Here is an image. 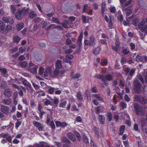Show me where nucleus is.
<instances>
[{"mask_svg": "<svg viewBox=\"0 0 147 147\" xmlns=\"http://www.w3.org/2000/svg\"><path fill=\"white\" fill-rule=\"evenodd\" d=\"M0 32L3 34H6L5 24L2 21H0Z\"/></svg>", "mask_w": 147, "mask_h": 147, "instance_id": "obj_6", "label": "nucleus"}, {"mask_svg": "<svg viewBox=\"0 0 147 147\" xmlns=\"http://www.w3.org/2000/svg\"><path fill=\"white\" fill-rule=\"evenodd\" d=\"M44 71V68L42 67H40L39 69V74L40 75H42Z\"/></svg>", "mask_w": 147, "mask_h": 147, "instance_id": "obj_56", "label": "nucleus"}, {"mask_svg": "<svg viewBox=\"0 0 147 147\" xmlns=\"http://www.w3.org/2000/svg\"><path fill=\"white\" fill-rule=\"evenodd\" d=\"M1 111L4 114L7 113L9 111L8 107L3 105H1Z\"/></svg>", "mask_w": 147, "mask_h": 147, "instance_id": "obj_10", "label": "nucleus"}, {"mask_svg": "<svg viewBox=\"0 0 147 147\" xmlns=\"http://www.w3.org/2000/svg\"><path fill=\"white\" fill-rule=\"evenodd\" d=\"M67 136L72 141L74 142L76 141V138L74 135L71 132H68L67 134Z\"/></svg>", "mask_w": 147, "mask_h": 147, "instance_id": "obj_14", "label": "nucleus"}, {"mask_svg": "<svg viewBox=\"0 0 147 147\" xmlns=\"http://www.w3.org/2000/svg\"><path fill=\"white\" fill-rule=\"evenodd\" d=\"M134 89L135 90L136 92L137 93H140L141 91V85L139 82L136 80L134 82Z\"/></svg>", "mask_w": 147, "mask_h": 147, "instance_id": "obj_5", "label": "nucleus"}, {"mask_svg": "<svg viewBox=\"0 0 147 147\" xmlns=\"http://www.w3.org/2000/svg\"><path fill=\"white\" fill-rule=\"evenodd\" d=\"M49 125L51 126V127L52 129H54L55 128V125L53 121H51L50 122V124Z\"/></svg>", "mask_w": 147, "mask_h": 147, "instance_id": "obj_53", "label": "nucleus"}, {"mask_svg": "<svg viewBox=\"0 0 147 147\" xmlns=\"http://www.w3.org/2000/svg\"><path fill=\"white\" fill-rule=\"evenodd\" d=\"M33 123L35 126L37 127H38L41 125L39 122L35 121H33Z\"/></svg>", "mask_w": 147, "mask_h": 147, "instance_id": "obj_43", "label": "nucleus"}, {"mask_svg": "<svg viewBox=\"0 0 147 147\" xmlns=\"http://www.w3.org/2000/svg\"><path fill=\"white\" fill-rule=\"evenodd\" d=\"M21 9H18V11L16 12L15 17L18 20H20L22 18V15L21 13Z\"/></svg>", "mask_w": 147, "mask_h": 147, "instance_id": "obj_7", "label": "nucleus"}, {"mask_svg": "<svg viewBox=\"0 0 147 147\" xmlns=\"http://www.w3.org/2000/svg\"><path fill=\"white\" fill-rule=\"evenodd\" d=\"M88 5L87 4H85L83 7V12L84 13L86 12V10L88 8Z\"/></svg>", "mask_w": 147, "mask_h": 147, "instance_id": "obj_45", "label": "nucleus"}, {"mask_svg": "<svg viewBox=\"0 0 147 147\" xmlns=\"http://www.w3.org/2000/svg\"><path fill=\"white\" fill-rule=\"evenodd\" d=\"M28 67L27 69L32 74H36L37 73L38 66L34 65L32 62H30L28 64Z\"/></svg>", "mask_w": 147, "mask_h": 147, "instance_id": "obj_3", "label": "nucleus"}, {"mask_svg": "<svg viewBox=\"0 0 147 147\" xmlns=\"http://www.w3.org/2000/svg\"><path fill=\"white\" fill-rule=\"evenodd\" d=\"M83 37V35L81 34L78 38V39L77 42V44H78L79 46H81V45Z\"/></svg>", "mask_w": 147, "mask_h": 147, "instance_id": "obj_23", "label": "nucleus"}, {"mask_svg": "<svg viewBox=\"0 0 147 147\" xmlns=\"http://www.w3.org/2000/svg\"><path fill=\"white\" fill-rule=\"evenodd\" d=\"M49 24V23H47V22L46 21H44L42 24V28L45 29L46 30L47 26Z\"/></svg>", "mask_w": 147, "mask_h": 147, "instance_id": "obj_41", "label": "nucleus"}, {"mask_svg": "<svg viewBox=\"0 0 147 147\" xmlns=\"http://www.w3.org/2000/svg\"><path fill=\"white\" fill-rule=\"evenodd\" d=\"M93 96L95 98H97L98 100L102 101L103 100V98L100 96V95L98 94H94Z\"/></svg>", "mask_w": 147, "mask_h": 147, "instance_id": "obj_29", "label": "nucleus"}, {"mask_svg": "<svg viewBox=\"0 0 147 147\" xmlns=\"http://www.w3.org/2000/svg\"><path fill=\"white\" fill-rule=\"evenodd\" d=\"M125 127V125H122L120 129L119 134L121 135L123 134Z\"/></svg>", "mask_w": 147, "mask_h": 147, "instance_id": "obj_33", "label": "nucleus"}, {"mask_svg": "<svg viewBox=\"0 0 147 147\" xmlns=\"http://www.w3.org/2000/svg\"><path fill=\"white\" fill-rule=\"evenodd\" d=\"M134 108L136 113L137 115H140L142 116H144L146 115L145 110L146 109V107H142L137 104L135 103L134 104Z\"/></svg>", "mask_w": 147, "mask_h": 147, "instance_id": "obj_1", "label": "nucleus"}, {"mask_svg": "<svg viewBox=\"0 0 147 147\" xmlns=\"http://www.w3.org/2000/svg\"><path fill=\"white\" fill-rule=\"evenodd\" d=\"M69 20L71 22H73L75 20V18L74 16H70L69 17Z\"/></svg>", "mask_w": 147, "mask_h": 147, "instance_id": "obj_64", "label": "nucleus"}, {"mask_svg": "<svg viewBox=\"0 0 147 147\" xmlns=\"http://www.w3.org/2000/svg\"><path fill=\"white\" fill-rule=\"evenodd\" d=\"M89 41L91 44V46L96 44V40L93 35H92L90 36Z\"/></svg>", "mask_w": 147, "mask_h": 147, "instance_id": "obj_16", "label": "nucleus"}, {"mask_svg": "<svg viewBox=\"0 0 147 147\" xmlns=\"http://www.w3.org/2000/svg\"><path fill=\"white\" fill-rule=\"evenodd\" d=\"M95 78L100 79L104 83H105L107 81H110L112 79V77L111 75L109 74L106 75H96L94 76Z\"/></svg>", "mask_w": 147, "mask_h": 147, "instance_id": "obj_2", "label": "nucleus"}, {"mask_svg": "<svg viewBox=\"0 0 147 147\" xmlns=\"http://www.w3.org/2000/svg\"><path fill=\"white\" fill-rule=\"evenodd\" d=\"M140 122L141 123L142 127H145L147 125L146 119L143 117L141 119Z\"/></svg>", "mask_w": 147, "mask_h": 147, "instance_id": "obj_24", "label": "nucleus"}, {"mask_svg": "<svg viewBox=\"0 0 147 147\" xmlns=\"http://www.w3.org/2000/svg\"><path fill=\"white\" fill-rule=\"evenodd\" d=\"M145 23V22L144 20H142L140 22V23L138 25V27H141V26H144Z\"/></svg>", "mask_w": 147, "mask_h": 147, "instance_id": "obj_55", "label": "nucleus"}, {"mask_svg": "<svg viewBox=\"0 0 147 147\" xmlns=\"http://www.w3.org/2000/svg\"><path fill=\"white\" fill-rule=\"evenodd\" d=\"M108 63V61L106 59H105L101 63V64L102 66H106L107 65Z\"/></svg>", "mask_w": 147, "mask_h": 147, "instance_id": "obj_48", "label": "nucleus"}, {"mask_svg": "<svg viewBox=\"0 0 147 147\" xmlns=\"http://www.w3.org/2000/svg\"><path fill=\"white\" fill-rule=\"evenodd\" d=\"M84 43L85 45H87L91 46V44H90V41L88 40H85L84 41Z\"/></svg>", "mask_w": 147, "mask_h": 147, "instance_id": "obj_63", "label": "nucleus"}, {"mask_svg": "<svg viewBox=\"0 0 147 147\" xmlns=\"http://www.w3.org/2000/svg\"><path fill=\"white\" fill-rule=\"evenodd\" d=\"M139 28L142 32H145L146 34H147V25L145 26H143Z\"/></svg>", "mask_w": 147, "mask_h": 147, "instance_id": "obj_27", "label": "nucleus"}, {"mask_svg": "<svg viewBox=\"0 0 147 147\" xmlns=\"http://www.w3.org/2000/svg\"><path fill=\"white\" fill-rule=\"evenodd\" d=\"M0 71L1 74H5L7 72V70L5 68L0 67Z\"/></svg>", "mask_w": 147, "mask_h": 147, "instance_id": "obj_42", "label": "nucleus"}, {"mask_svg": "<svg viewBox=\"0 0 147 147\" xmlns=\"http://www.w3.org/2000/svg\"><path fill=\"white\" fill-rule=\"evenodd\" d=\"M112 48L113 49L116 51H118L119 50V48L118 46H116L115 47V46H112Z\"/></svg>", "mask_w": 147, "mask_h": 147, "instance_id": "obj_60", "label": "nucleus"}, {"mask_svg": "<svg viewBox=\"0 0 147 147\" xmlns=\"http://www.w3.org/2000/svg\"><path fill=\"white\" fill-rule=\"evenodd\" d=\"M10 8L11 12L13 14H15L17 10L15 6L14 5H11Z\"/></svg>", "mask_w": 147, "mask_h": 147, "instance_id": "obj_28", "label": "nucleus"}, {"mask_svg": "<svg viewBox=\"0 0 147 147\" xmlns=\"http://www.w3.org/2000/svg\"><path fill=\"white\" fill-rule=\"evenodd\" d=\"M2 102L4 104L9 105L11 104V100L10 99H5L3 100Z\"/></svg>", "mask_w": 147, "mask_h": 147, "instance_id": "obj_32", "label": "nucleus"}, {"mask_svg": "<svg viewBox=\"0 0 147 147\" xmlns=\"http://www.w3.org/2000/svg\"><path fill=\"white\" fill-rule=\"evenodd\" d=\"M3 20L5 23H9L13 24V19L9 17H4L3 18Z\"/></svg>", "mask_w": 147, "mask_h": 147, "instance_id": "obj_15", "label": "nucleus"}, {"mask_svg": "<svg viewBox=\"0 0 147 147\" xmlns=\"http://www.w3.org/2000/svg\"><path fill=\"white\" fill-rule=\"evenodd\" d=\"M58 89V88H54L50 87L49 90V92L50 94H53L54 93L55 90H57Z\"/></svg>", "mask_w": 147, "mask_h": 147, "instance_id": "obj_34", "label": "nucleus"}, {"mask_svg": "<svg viewBox=\"0 0 147 147\" xmlns=\"http://www.w3.org/2000/svg\"><path fill=\"white\" fill-rule=\"evenodd\" d=\"M37 16L36 13L34 11H31L29 13V17L30 18H32Z\"/></svg>", "mask_w": 147, "mask_h": 147, "instance_id": "obj_22", "label": "nucleus"}, {"mask_svg": "<svg viewBox=\"0 0 147 147\" xmlns=\"http://www.w3.org/2000/svg\"><path fill=\"white\" fill-rule=\"evenodd\" d=\"M71 110L72 111H78L79 110L77 108L76 106V105H73L72 106Z\"/></svg>", "mask_w": 147, "mask_h": 147, "instance_id": "obj_46", "label": "nucleus"}, {"mask_svg": "<svg viewBox=\"0 0 147 147\" xmlns=\"http://www.w3.org/2000/svg\"><path fill=\"white\" fill-rule=\"evenodd\" d=\"M107 117L108 118V121H111L112 120V116L111 113L109 112L107 113Z\"/></svg>", "mask_w": 147, "mask_h": 147, "instance_id": "obj_40", "label": "nucleus"}, {"mask_svg": "<svg viewBox=\"0 0 147 147\" xmlns=\"http://www.w3.org/2000/svg\"><path fill=\"white\" fill-rule=\"evenodd\" d=\"M129 49H125L123 51V53L124 54L126 55L129 53Z\"/></svg>", "mask_w": 147, "mask_h": 147, "instance_id": "obj_58", "label": "nucleus"}, {"mask_svg": "<svg viewBox=\"0 0 147 147\" xmlns=\"http://www.w3.org/2000/svg\"><path fill=\"white\" fill-rule=\"evenodd\" d=\"M4 94L7 97H10L11 94L10 89L8 88L6 89L4 92Z\"/></svg>", "mask_w": 147, "mask_h": 147, "instance_id": "obj_18", "label": "nucleus"}, {"mask_svg": "<svg viewBox=\"0 0 147 147\" xmlns=\"http://www.w3.org/2000/svg\"><path fill=\"white\" fill-rule=\"evenodd\" d=\"M120 106L123 108H126L127 107V104L124 102H121L120 103Z\"/></svg>", "mask_w": 147, "mask_h": 147, "instance_id": "obj_51", "label": "nucleus"}, {"mask_svg": "<svg viewBox=\"0 0 147 147\" xmlns=\"http://www.w3.org/2000/svg\"><path fill=\"white\" fill-rule=\"evenodd\" d=\"M5 28L6 30V33H7L8 31H9L11 30L12 28V26L11 25L9 24L6 26Z\"/></svg>", "mask_w": 147, "mask_h": 147, "instance_id": "obj_38", "label": "nucleus"}, {"mask_svg": "<svg viewBox=\"0 0 147 147\" xmlns=\"http://www.w3.org/2000/svg\"><path fill=\"white\" fill-rule=\"evenodd\" d=\"M52 20L53 21V22L58 23L59 24H61V23H60L59 20L57 18L53 17Z\"/></svg>", "mask_w": 147, "mask_h": 147, "instance_id": "obj_36", "label": "nucleus"}, {"mask_svg": "<svg viewBox=\"0 0 147 147\" xmlns=\"http://www.w3.org/2000/svg\"><path fill=\"white\" fill-rule=\"evenodd\" d=\"M73 56L71 55H67L65 57L66 58L69 60L72 59L73 58Z\"/></svg>", "mask_w": 147, "mask_h": 147, "instance_id": "obj_62", "label": "nucleus"}, {"mask_svg": "<svg viewBox=\"0 0 147 147\" xmlns=\"http://www.w3.org/2000/svg\"><path fill=\"white\" fill-rule=\"evenodd\" d=\"M32 84L33 87L36 90H37L39 88L40 86L38 85L35 84L33 82H32Z\"/></svg>", "mask_w": 147, "mask_h": 147, "instance_id": "obj_57", "label": "nucleus"}, {"mask_svg": "<svg viewBox=\"0 0 147 147\" xmlns=\"http://www.w3.org/2000/svg\"><path fill=\"white\" fill-rule=\"evenodd\" d=\"M134 130L136 131H139V130L138 129V125L136 123L134 125Z\"/></svg>", "mask_w": 147, "mask_h": 147, "instance_id": "obj_54", "label": "nucleus"}, {"mask_svg": "<svg viewBox=\"0 0 147 147\" xmlns=\"http://www.w3.org/2000/svg\"><path fill=\"white\" fill-rule=\"evenodd\" d=\"M21 12L23 15H26L29 13V9L28 8H24L22 9H21Z\"/></svg>", "mask_w": 147, "mask_h": 147, "instance_id": "obj_21", "label": "nucleus"}, {"mask_svg": "<svg viewBox=\"0 0 147 147\" xmlns=\"http://www.w3.org/2000/svg\"><path fill=\"white\" fill-rule=\"evenodd\" d=\"M60 72L59 69L56 68L53 72H52L51 77L54 78H56L58 76Z\"/></svg>", "mask_w": 147, "mask_h": 147, "instance_id": "obj_8", "label": "nucleus"}, {"mask_svg": "<svg viewBox=\"0 0 147 147\" xmlns=\"http://www.w3.org/2000/svg\"><path fill=\"white\" fill-rule=\"evenodd\" d=\"M19 64L22 67L25 68L28 66L27 63L25 61H21Z\"/></svg>", "mask_w": 147, "mask_h": 147, "instance_id": "obj_26", "label": "nucleus"}, {"mask_svg": "<svg viewBox=\"0 0 147 147\" xmlns=\"http://www.w3.org/2000/svg\"><path fill=\"white\" fill-rule=\"evenodd\" d=\"M46 100L44 102V104L45 105H51V102L47 99H45Z\"/></svg>", "mask_w": 147, "mask_h": 147, "instance_id": "obj_44", "label": "nucleus"}, {"mask_svg": "<svg viewBox=\"0 0 147 147\" xmlns=\"http://www.w3.org/2000/svg\"><path fill=\"white\" fill-rule=\"evenodd\" d=\"M110 11L113 13L115 12L116 10V8L114 7H111L110 8Z\"/></svg>", "mask_w": 147, "mask_h": 147, "instance_id": "obj_59", "label": "nucleus"}, {"mask_svg": "<svg viewBox=\"0 0 147 147\" xmlns=\"http://www.w3.org/2000/svg\"><path fill=\"white\" fill-rule=\"evenodd\" d=\"M74 133L78 139L79 141H80L81 139V138L79 133L77 131H75Z\"/></svg>", "mask_w": 147, "mask_h": 147, "instance_id": "obj_37", "label": "nucleus"}, {"mask_svg": "<svg viewBox=\"0 0 147 147\" xmlns=\"http://www.w3.org/2000/svg\"><path fill=\"white\" fill-rule=\"evenodd\" d=\"M24 26V24L22 22L18 23L16 26V29L17 30L20 31L21 30Z\"/></svg>", "mask_w": 147, "mask_h": 147, "instance_id": "obj_17", "label": "nucleus"}, {"mask_svg": "<svg viewBox=\"0 0 147 147\" xmlns=\"http://www.w3.org/2000/svg\"><path fill=\"white\" fill-rule=\"evenodd\" d=\"M22 82L24 85L27 86L30 88H32V87L30 84L29 82L27 81L26 80H22Z\"/></svg>", "mask_w": 147, "mask_h": 147, "instance_id": "obj_20", "label": "nucleus"}, {"mask_svg": "<svg viewBox=\"0 0 147 147\" xmlns=\"http://www.w3.org/2000/svg\"><path fill=\"white\" fill-rule=\"evenodd\" d=\"M143 56L142 57L140 54H138L136 57V61L138 62H142L143 61Z\"/></svg>", "mask_w": 147, "mask_h": 147, "instance_id": "obj_19", "label": "nucleus"}, {"mask_svg": "<svg viewBox=\"0 0 147 147\" xmlns=\"http://www.w3.org/2000/svg\"><path fill=\"white\" fill-rule=\"evenodd\" d=\"M76 96L79 100H82L83 97L81 95V93L79 91L77 92Z\"/></svg>", "mask_w": 147, "mask_h": 147, "instance_id": "obj_35", "label": "nucleus"}, {"mask_svg": "<svg viewBox=\"0 0 147 147\" xmlns=\"http://www.w3.org/2000/svg\"><path fill=\"white\" fill-rule=\"evenodd\" d=\"M67 103V102L66 101H63L62 100H61L59 104V107H60L64 108Z\"/></svg>", "mask_w": 147, "mask_h": 147, "instance_id": "obj_30", "label": "nucleus"}, {"mask_svg": "<svg viewBox=\"0 0 147 147\" xmlns=\"http://www.w3.org/2000/svg\"><path fill=\"white\" fill-rule=\"evenodd\" d=\"M134 100L136 101H139L143 104H146L147 103V98L142 95H135L134 97Z\"/></svg>", "mask_w": 147, "mask_h": 147, "instance_id": "obj_4", "label": "nucleus"}, {"mask_svg": "<svg viewBox=\"0 0 147 147\" xmlns=\"http://www.w3.org/2000/svg\"><path fill=\"white\" fill-rule=\"evenodd\" d=\"M55 28V25L54 24H51L49 25L46 28V30H48L52 28Z\"/></svg>", "mask_w": 147, "mask_h": 147, "instance_id": "obj_39", "label": "nucleus"}, {"mask_svg": "<svg viewBox=\"0 0 147 147\" xmlns=\"http://www.w3.org/2000/svg\"><path fill=\"white\" fill-rule=\"evenodd\" d=\"M51 74H52L51 69L50 68H47L44 73V75L45 76H51Z\"/></svg>", "mask_w": 147, "mask_h": 147, "instance_id": "obj_11", "label": "nucleus"}, {"mask_svg": "<svg viewBox=\"0 0 147 147\" xmlns=\"http://www.w3.org/2000/svg\"><path fill=\"white\" fill-rule=\"evenodd\" d=\"M6 83L5 82L2 81L1 83V87L3 88L6 87Z\"/></svg>", "mask_w": 147, "mask_h": 147, "instance_id": "obj_49", "label": "nucleus"}, {"mask_svg": "<svg viewBox=\"0 0 147 147\" xmlns=\"http://www.w3.org/2000/svg\"><path fill=\"white\" fill-rule=\"evenodd\" d=\"M18 50V48L17 47H14L10 50V52L11 53H13L16 52Z\"/></svg>", "mask_w": 147, "mask_h": 147, "instance_id": "obj_52", "label": "nucleus"}, {"mask_svg": "<svg viewBox=\"0 0 147 147\" xmlns=\"http://www.w3.org/2000/svg\"><path fill=\"white\" fill-rule=\"evenodd\" d=\"M55 67L56 69H59L62 67V61L60 60H57L55 63Z\"/></svg>", "mask_w": 147, "mask_h": 147, "instance_id": "obj_12", "label": "nucleus"}, {"mask_svg": "<svg viewBox=\"0 0 147 147\" xmlns=\"http://www.w3.org/2000/svg\"><path fill=\"white\" fill-rule=\"evenodd\" d=\"M101 50L100 48V47H97L96 48H95L93 51V53L95 55H97L100 52Z\"/></svg>", "mask_w": 147, "mask_h": 147, "instance_id": "obj_25", "label": "nucleus"}, {"mask_svg": "<svg viewBox=\"0 0 147 147\" xmlns=\"http://www.w3.org/2000/svg\"><path fill=\"white\" fill-rule=\"evenodd\" d=\"M62 141L65 142L69 143L70 141L66 137H64L62 138Z\"/></svg>", "mask_w": 147, "mask_h": 147, "instance_id": "obj_50", "label": "nucleus"}, {"mask_svg": "<svg viewBox=\"0 0 147 147\" xmlns=\"http://www.w3.org/2000/svg\"><path fill=\"white\" fill-rule=\"evenodd\" d=\"M122 10L123 12L126 13L127 16H129L132 13V11L129 7H127L125 9H122Z\"/></svg>", "mask_w": 147, "mask_h": 147, "instance_id": "obj_9", "label": "nucleus"}, {"mask_svg": "<svg viewBox=\"0 0 147 147\" xmlns=\"http://www.w3.org/2000/svg\"><path fill=\"white\" fill-rule=\"evenodd\" d=\"M21 39L18 36H15L13 37V41L14 42L18 43Z\"/></svg>", "mask_w": 147, "mask_h": 147, "instance_id": "obj_31", "label": "nucleus"}, {"mask_svg": "<svg viewBox=\"0 0 147 147\" xmlns=\"http://www.w3.org/2000/svg\"><path fill=\"white\" fill-rule=\"evenodd\" d=\"M98 116L100 123L101 124H104L105 123V117L102 115H99Z\"/></svg>", "mask_w": 147, "mask_h": 147, "instance_id": "obj_13", "label": "nucleus"}, {"mask_svg": "<svg viewBox=\"0 0 147 147\" xmlns=\"http://www.w3.org/2000/svg\"><path fill=\"white\" fill-rule=\"evenodd\" d=\"M9 135L8 134H0V138L3 137V138H5Z\"/></svg>", "mask_w": 147, "mask_h": 147, "instance_id": "obj_61", "label": "nucleus"}, {"mask_svg": "<svg viewBox=\"0 0 147 147\" xmlns=\"http://www.w3.org/2000/svg\"><path fill=\"white\" fill-rule=\"evenodd\" d=\"M81 75L80 74H75L73 78L75 79H77V80H79V78L80 77Z\"/></svg>", "mask_w": 147, "mask_h": 147, "instance_id": "obj_47", "label": "nucleus"}]
</instances>
